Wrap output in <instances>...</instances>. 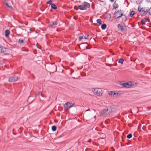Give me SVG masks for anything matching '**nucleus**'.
Here are the masks:
<instances>
[{
	"label": "nucleus",
	"mask_w": 151,
	"mask_h": 151,
	"mask_svg": "<svg viewBox=\"0 0 151 151\" xmlns=\"http://www.w3.org/2000/svg\"><path fill=\"white\" fill-rule=\"evenodd\" d=\"M124 12L122 10H118L116 12H115L114 14L116 15L114 17H116L115 18L118 19L120 18L121 17H124L123 19L126 20L127 19V17L126 16L123 14Z\"/></svg>",
	"instance_id": "obj_1"
},
{
	"label": "nucleus",
	"mask_w": 151,
	"mask_h": 151,
	"mask_svg": "<svg viewBox=\"0 0 151 151\" xmlns=\"http://www.w3.org/2000/svg\"><path fill=\"white\" fill-rule=\"evenodd\" d=\"M90 6V4L86 1H84L83 4L78 6L79 9L82 10H86L88 8H89Z\"/></svg>",
	"instance_id": "obj_2"
},
{
	"label": "nucleus",
	"mask_w": 151,
	"mask_h": 151,
	"mask_svg": "<svg viewBox=\"0 0 151 151\" xmlns=\"http://www.w3.org/2000/svg\"><path fill=\"white\" fill-rule=\"evenodd\" d=\"M92 91L93 93L99 96H101L102 94V91L100 88H93Z\"/></svg>",
	"instance_id": "obj_3"
},
{
	"label": "nucleus",
	"mask_w": 151,
	"mask_h": 151,
	"mask_svg": "<svg viewBox=\"0 0 151 151\" xmlns=\"http://www.w3.org/2000/svg\"><path fill=\"white\" fill-rule=\"evenodd\" d=\"M0 52L7 55L10 53V50L3 46H0Z\"/></svg>",
	"instance_id": "obj_4"
},
{
	"label": "nucleus",
	"mask_w": 151,
	"mask_h": 151,
	"mask_svg": "<svg viewBox=\"0 0 151 151\" xmlns=\"http://www.w3.org/2000/svg\"><path fill=\"white\" fill-rule=\"evenodd\" d=\"M119 84L124 87L127 88H129L132 87H133L132 82L131 81H130L129 83L127 82L123 83H120Z\"/></svg>",
	"instance_id": "obj_5"
},
{
	"label": "nucleus",
	"mask_w": 151,
	"mask_h": 151,
	"mask_svg": "<svg viewBox=\"0 0 151 151\" xmlns=\"http://www.w3.org/2000/svg\"><path fill=\"white\" fill-rule=\"evenodd\" d=\"M109 114L116 111L117 108V106L115 105H112L110 107H108Z\"/></svg>",
	"instance_id": "obj_6"
},
{
	"label": "nucleus",
	"mask_w": 151,
	"mask_h": 151,
	"mask_svg": "<svg viewBox=\"0 0 151 151\" xmlns=\"http://www.w3.org/2000/svg\"><path fill=\"white\" fill-rule=\"evenodd\" d=\"M18 77L16 76H13L12 77H10L9 79V81L10 82H15L18 80Z\"/></svg>",
	"instance_id": "obj_7"
},
{
	"label": "nucleus",
	"mask_w": 151,
	"mask_h": 151,
	"mask_svg": "<svg viewBox=\"0 0 151 151\" xmlns=\"http://www.w3.org/2000/svg\"><path fill=\"white\" fill-rule=\"evenodd\" d=\"M117 27L118 29L122 32H124L126 30L125 28L126 27V26L123 27L120 24H117Z\"/></svg>",
	"instance_id": "obj_8"
},
{
	"label": "nucleus",
	"mask_w": 151,
	"mask_h": 151,
	"mask_svg": "<svg viewBox=\"0 0 151 151\" xmlns=\"http://www.w3.org/2000/svg\"><path fill=\"white\" fill-rule=\"evenodd\" d=\"M50 69L51 71L54 72L57 71V67L56 65H52L50 66Z\"/></svg>",
	"instance_id": "obj_9"
},
{
	"label": "nucleus",
	"mask_w": 151,
	"mask_h": 151,
	"mask_svg": "<svg viewBox=\"0 0 151 151\" xmlns=\"http://www.w3.org/2000/svg\"><path fill=\"white\" fill-rule=\"evenodd\" d=\"M74 104L70 103L69 102H67L65 103L64 105V106L66 108H69L73 106Z\"/></svg>",
	"instance_id": "obj_10"
},
{
	"label": "nucleus",
	"mask_w": 151,
	"mask_h": 151,
	"mask_svg": "<svg viewBox=\"0 0 151 151\" xmlns=\"http://www.w3.org/2000/svg\"><path fill=\"white\" fill-rule=\"evenodd\" d=\"M147 22H150V19L149 18H147V19H145L144 18L141 19V22L142 24H144Z\"/></svg>",
	"instance_id": "obj_11"
},
{
	"label": "nucleus",
	"mask_w": 151,
	"mask_h": 151,
	"mask_svg": "<svg viewBox=\"0 0 151 151\" xmlns=\"http://www.w3.org/2000/svg\"><path fill=\"white\" fill-rule=\"evenodd\" d=\"M8 1H9L8 0H5V3L7 7H8L9 9H10L12 10L13 9V8L12 6H9V4L8 3Z\"/></svg>",
	"instance_id": "obj_12"
},
{
	"label": "nucleus",
	"mask_w": 151,
	"mask_h": 151,
	"mask_svg": "<svg viewBox=\"0 0 151 151\" xmlns=\"http://www.w3.org/2000/svg\"><path fill=\"white\" fill-rule=\"evenodd\" d=\"M108 111H109L108 108L107 109H104L101 112V114L102 115H104Z\"/></svg>",
	"instance_id": "obj_13"
},
{
	"label": "nucleus",
	"mask_w": 151,
	"mask_h": 151,
	"mask_svg": "<svg viewBox=\"0 0 151 151\" xmlns=\"http://www.w3.org/2000/svg\"><path fill=\"white\" fill-rule=\"evenodd\" d=\"M118 4H117L116 3V1H115L114 4H113V8L114 9H116L118 7Z\"/></svg>",
	"instance_id": "obj_14"
},
{
	"label": "nucleus",
	"mask_w": 151,
	"mask_h": 151,
	"mask_svg": "<svg viewBox=\"0 0 151 151\" xmlns=\"http://www.w3.org/2000/svg\"><path fill=\"white\" fill-rule=\"evenodd\" d=\"M9 33H10V32L9 30H6L5 32V36L6 37H8L9 35Z\"/></svg>",
	"instance_id": "obj_15"
},
{
	"label": "nucleus",
	"mask_w": 151,
	"mask_h": 151,
	"mask_svg": "<svg viewBox=\"0 0 151 151\" xmlns=\"http://www.w3.org/2000/svg\"><path fill=\"white\" fill-rule=\"evenodd\" d=\"M51 7L52 8L54 9H57V6L54 3H52V4H51Z\"/></svg>",
	"instance_id": "obj_16"
},
{
	"label": "nucleus",
	"mask_w": 151,
	"mask_h": 151,
	"mask_svg": "<svg viewBox=\"0 0 151 151\" xmlns=\"http://www.w3.org/2000/svg\"><path fill=\"white\" fill-rule=\"evenodd\" d=\"M57 24V23L56 22H54L52 23V24H50L49 25V27H52L53 25H56Z\"/></svg>",
	"instance_id": "obj_17"
},
{
	"label": "nucleus",
	"mask_w": 151,
	"mask_h": 151,
	"mask_svg": "<svg viewBox=\"0 0 151 151\" xmlns=\"http://www.w3.org/2000/svg\"><path fill=\"white\" fill-rule=\"evenodd\" d=\"M106 27V25L105 24H103L101 26V28L102 29H105Z\"/></svg>",
	"instance_id": "obj_18"
},
{
	"label": "nucleus",
	"mask_w": 151,
	"mask_h": 151,
	"mask_svg": "<svg viewBox=\"0 0 151 151\" xmlns=\"http://www.w3.org/2000/svg\"><path fill=\"white\" fill-rule=\"evenodd\" d=\"M135 14V12L134 11H131L130 12L129 15L131 17H132Z\"/></svg>",
	"instance_id": "obj_19"
},
{
	"label": "nucleus",
	"mask_w": 151,
	"mask_h": 151,
	"mask_svg": "<svg viewBox=\"0 0 151 151\" xmlns=\"http://www.w3.org/2000/svg\"><path fill=\"white\" fill-rule=\"evenodd\" d=\"M24 40L21 39H19V40L18 42L20 44H21L23 43L24 42Z\"/></svg>",
	"instance_id": "obj_20"
},
{
	"label": "nucleus",
	"mask_w": 151,
	"mask_h": 151,
	"mask_svg": "<svg viewBox=\"0 0 151 151\" xmlns=\"http://www.w3.org/2000/svg\"><path fill=\"white\" fill-rule=\"evenodd\" d=\"M57 129V127L55 126H53L52 127V129L53 131H55Z\"/></svg>",
	"instance_id": "obj_21"
},
{
	"label": "nucleus",
	"mask_w": 151,
	"mask_h": 151,
	"mask_svg": "<svg viewBox=\"0 0 151 151\" xmlns=\"http://www.w3.org/2000/svg\"><path fill=\"white\" fill-rule=\"evenodd\" d=\"M124 59L122 58H120L119 60L118 63L122 64L123 63Z\"/></svg>",
	"instance_id": "obj_22"
},
{
	"label": "nucleus",
	"mask_w": 151,
	"mask_h": 151,
	"mask_svg": "<svg viewBox=\"0 0 151 151\" xmlns=\"http://www.w3.org/2000/svg\"><path fill=\"white\" fill-rule=\"evenodd\" d=\"M96 22L98 23L99 24H101V21L100 19H98L96 20Z\"/></svg>",
	"instance_id": "obj_23"
},
{
	"label": "nucleus",
	"mask_w": 151,
	"mask_h": 151,
	"mask_svg": "<svg viewBox=\"0 0 151 151\" xmlns=\"http://www.w3.org/2000/svg\"><path fill=\"white\" fill-rule=\"evenodd\" d=\"M132 137V135L130 133L127 136V138L128 139H130Z\"/></svg>",
	"instance_id": "obj_24"
},
{
	"label": "nucleus",
	"mask_w": 151,
	"mask_h": 151,
	"mask_svg": "<svg viewBox=\"0 0 151 151\" xmlns=\"http://www.w3.org/2000/svg\"><path fill=\"white\" fill-rule=\"evenodd\" d=\"M46 3L47 4H50V5H51V4L53 3L52 2V0H50L49 1H47Z\"/></svg>",
	"instance_id": "obj_25"
},
{
	"label": "nucleus",
	"mask_w": 151,
	"mask_h": 151,
	"mask_svg": "<svg viewBox=\"0 0 151 151\" xmlns=\"http://www.w3.org/2000/svg\"><path fill=\"white\" fill-rule=\"evenodd\" d=\"M140 8H140L139 7V6L138 7V11L139 12H143L144 11V10H142V9H140Z\"/></svg>",
	"instance_id": "obj_26"
},
{
	"label": "nucleus",
	"mask_w": 151,
	"mask_h": 151,
	"mask_svg": "<svg viewBox=\"0 0 151 151\" xmlns=\"http://www.w3.org/2000/svg\"><path fill=\"white\" fill-rule=\"evenodd\" d=\"M83 38V37L82 36H80L79 37L78 41H81Z\"/></svg>",
	"instance_id": "obj_27"
},
{
	"label": "nucleus",
	"mask_w": 151,
	"mask_h": 151,
	"mask_svg": "<svg viewBox=\"0 0 151 151\" xmlns=\"http://www.w3.org/2000/svg\"><path fill=\"white\" fill-rule=\"evenodd\" d=\"M148 13L150 15H151V7L149 9Z\"/></svg>",
	"instance_id": "obj_28"
},
{
	"label": "nucleus",
	"mask_w": 151,
	"mask_h": 151,
	"mask_svg": "<svg viewBox=\"0 0 151 151\" xmlns=\"http://www.w3.org/2000/svg\"><path fill=\"white\" fill-rule=\"evenodd\" d=\"M113 91H110L109 93V95L113 96Z\"/></svg>",
	"instance_id": "obj_29"
},
{
	"label": "nucleus",
	"mask_w": 151,
	"mask_h": 151,
	"mask_svg": "<svg viewBox=\"0 0 151 151\" xmlns=\"http://www.w3.org/2000/svg\"><path fill=\"white\" fill-rule=\"evenodd\" d=\"M74 8L75 10H77L79 9V7H78L77 6H75L74 7Z\"/></svg>",
	"instance_id": "obj_30"
},
{
	"label": "nucleus",
	"mask_w": 151,
	"mask_h": 151,
	"mask_svg": "<svg viewBox=\"0 0 151 151\" xmlns=\"http://www.w3.org/2000/svg\"><path fill=\"white\" fill-rule=\"evenodd\" d=\"M40 94L42 97H43L40 92H38V93L36 95V96H37Z\"/></svg>",
	"instance_id": "obj_31"
},
{
	"label": "nucleus",
	"mask_w": 151,
	"mask_h": 151,
	"mask_svg": "<svg viewBox=\"0 0 151 151\" xmlns=\"http://www.w3.org/2000/svg\"><path fill=\"white\" fill-rule=\"evenodd\" d=\"M88 36H89L88 35H86L84 37V38H85L86 39H87L88 38Z\"/></svg>",
	"instance_id": "obj_32"
},
{
	"label": "nucleus",
	"mask_w": 151,
	"mask_h": 151,
	"mask_svg": "<svg viewBox=\"0 0 151 151\" xmlns=\"http://www.w3.org/2000/svg\"><path fill=\"white\" fill-rule=\"evenodd\" d=\"M118 94V93H115L113 91V96H114V95H116V94Z\"/></svg>",
	"instance_id": "obj_33"
},
{
	"label": "nucleus",
	"mask_w": 151,
	"mask_h": 151,
	"mask_svg": "<svg viewBox=\"0 0 151 151\" xmlns=\"http://www.w3.org/2000/svg\"><path fill=\"white\" fill-rule=\"evenodd\" d=\"M86 49H89L90 48V47H88V46H86Z\"/></svg>",
	"instance_id": "obj_34"
},
{
	"label": "nucleus",
	"mask_w": 151,
	"mask_h": 151,
	"mask_svg": "<svg viewBox=\"0 0 151 151\" xmlns=\"http://www.w3.org/2000/svg\"><path fill=\"white\" fill-rule=\"evenodd\" d=\"M19 28L20 29H22V30H23V29L21 28V26H19Z\"/></svg>",
	"instance_id": "obj_35"
},
{
	"label": "nucleus",
	"mask_w": 151,
	"mask_h": 151,
	"mask_svg": "<svg viewBox=\"0 0 151 151\" xmlns=\"http://www.w3.org/2000/svg\"><path fill=\"white\" fill-rule=\"evenodd\" d=\"M143 12V14H145V11L144 10V11Z\"/></svg>",
	"instance_id": "obj_36"
},
{
	"label": "nucleus",
	"mask_w": 151,
	"mask_h": 151,
	"mask_svg": "<svg viewBox=\"0 0 151 151\" xmlns=\"http://www.w3.org/2000/svg\"><path fill=\"white\" fill-rule=\"evenodd\" d=\"M77 2H78L79 3H80V4L81 3V1H77Z\"/></svg>",
	"instance_id": "obj_37"
},
{
	"label": "nucleus",
	"mask_w": 151,
	"mask_h": 151,
	"mask_svg": "<svg viewBox=\"0 0 151 151\" xmlns=\"http://www.w3.org/2000/svg\"><path fill=\"white\" fill-rule=\"evenodd\" d=\"M148 10L149 9H148L147 10L145 11V13H147L148 12Z\"/></svg>",
	"instance_id": "obj_38"
},
{
	"label": "nucleus",
	"mask_w": 151,
	"mask_h": 151,
	"mask_svg": "<svg viewBox=\"0 0 151 151\" xmlns=\"http://www.w3.org/2000/svg\"><path fill=\"white\" fill-rule=\"evenodd\" d=\"M110 1L111 2H113L114 0H110Z\"/></svg>",
	"instance_id": "obj_39"
},
{
	"label": "nucleus",
	"mask_w": 151,
	"mask_h": 151,
	"mask_svg": "<svg viewBox=\"0 0 151 151\" xmlns=\"http://www.w3.org/2000/svg\"><path fill=\"white\" fill-rule=\"evenodd\" d=\"M140 9H142V10H143V8H140Z\"/></svg>",
	"instance_id": "obj_40"
},
{
	"label": "nucleus",
	"mask_w": 151,
	"mask_h": 151,
	"mask_svg": "<svg viewBox=\"0 0 151 151\" xmlns=\"http://www.w3.org/2000/svg\"><path fill=\"white\" fill-rule=\"evenodd\" d=\"M89 109H88V110H86V111H89Z\"/></svg>",
	"instance_id": "obj_41"
},
{
	"label": "nucleus",
	"mask_w": 151,
	"mask_h": 151,
	"mask_svg": "<svg viewBox=\"0 0 151 151\" xmlns=\"http://www.w3.org/2000/svg\"><path fill=\"white\" fill-rule=\"evenodd\" d=\"M1 64V61H0V65Z\"/></svg>",
	"instance_id": "obj_42"
}]
</instances>
